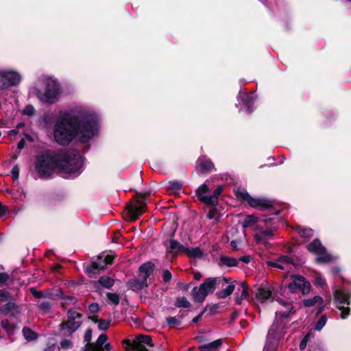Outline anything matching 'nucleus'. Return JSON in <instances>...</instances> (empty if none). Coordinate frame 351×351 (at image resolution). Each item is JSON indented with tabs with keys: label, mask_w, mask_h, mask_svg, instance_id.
<instances>
[{
	"label": "nucleus",
	"mask_w": 351,
	"mask_h": 351,
	"mask_svg": "<svg viewBox=\"0 0 351 351\" xmlns=\"http://www.w3.org/2000/svg\"><path fill=\"white\" fill-rule=\"evenodd\" d=\"M168 184V190L172 193H177L182 187V184L177 180L170 181Z\"/></svg>",
	"instance_id": "34"
},
{
	"label": "nucleus",
	"mask_w": 351,
	"mask_h": 351,
	"mask_svg": "<svg viewBox=\"0 0 351 351\" xmlns=\"http://www.w3.org/2000/svg\"><path fill=\"white\" fill-rule=\"evenodd\" d=\"M107 298L110 303L117 305L120 301V297L117 293H108Z\"/></svg>",
	"instance_id": "40"
},
{
	"label": "nucleus",
	"mask_w": 351,
	"mask_h": 351,
	"mask_svg": "<svg viewBox=\"0 0 351 351\" xmlns=\"http://www.w3.org/2000/svg\"><path fill=\"white\" fill-rule=\"evenodd\" d=\"M35 110L33 106L28 105L25 107V108L23 110V114L27 115V116H32L34 114Z\"/></svg>",
	"instance_id": "45"
},
{
	"label": "nucleus",
	"mask_w": 351,
	"mask_h": 351,
	"mask_svg": "<svg viewBox=\"0 0 351 351\" xmlns=\"http://www.w3.org/2000/svg\"><path fill=\"white\" fill-rule=\"evenodd\" d=\"M8 211V208L0 203V217H3Z\"/></svg>",
	"instance_id": "58"
},
{
	"label": "nucleus",
	"mask_w": 351,
	"mask_h": 351,
	"mask_svg": "<svg viewBox=\"0 0 351 351\" xmlns=\"http://www.w3.org/2000/svg\"><path fill=\"white\" fill-rule=\"evenodd\" d=\"M60 347L62 349H69L73 346V342L69 339H64L60 343Z\"/></svg>",
	"instance_id": "46"
},
{
	"label": "nucleus",
	"mask_w": 351,
	"mask_h": 351,
	"mask_svg": "<svg viewBox=\"0 0 351 351\" xmlns=\"http://www.w3.org/2000/svg\"><path fill=\"white\" fill-rule=\"evenodd\" d=\"M202 315V313H201V314H199V315H197V316H196L195 317H194V318L193 319V323H196V322H197L199 321V319L201 318Z\"/></svg>",
	"instance_id": "63"
},
{
	"label": "nucleus",
	"mask_w": 351,
	"mask_h": 351,
	"mask_svg": "<svg viewBox=\"0 0 351 351\" xmlns=\"http://www.w3.org/2000/svg\"><path fill=\"white\" fill-rule=\"evenodd\" d=\"M167 322L168 323V324L171 325V326L180 324V321L174 317H167Z\"/></svg>",
	"instance_id": "52"
},
{
	"label": "nucleus",
	"mask_w": 351,
	"mask_h": 351,
	"mask_svg": "<svg viewBox=\"0 0 351 351\" xmlns=\"http://www.w3.org/2000/svg\"><path fill=\"white\" fill-rule=\"evenodd\" d=\"M60 95V86L58 82L51 77L46 79V88L44 93L38 91L37 97L43 103H54Z\"/></svg>",
	"instance_id": "7"
},
{
	"label": "nucleus",
	"mask_w": 351,
	"mask_h": 351,
	"mask_svg": "<svg viewBox=\"0 0 351 351\" xmlns=\"http://www.w3.org/2000/svg\"><path fill=\"white\" fill-rule=\"evenodd\" d=\"M135 343L143 344L148 347H152V338L149 335H138L136 336L135 339L133 341Z\"/></svg>",
	"instance_id": "27"
},
{
	"label": "nucleus",
	"mask_w": 351,
	"mask_h": 351,
	"mask_svg": "<svg viewBox=\"0 0 351 351\" xmlns=\"http://www.w3.org/2000/svg\"><path fill=\"white\" fill-rule=\"evenodd\" d=\"M230 245L235 250H238L241 248V243L237 240H232L230 242Z\"/></svg>",
	"instance_id": "56"
},
{
	"label": "nucleus",
	"mask_w": 351,
	"mask_h": 351,
	"mask_svg": "<svg viewBox=\"0 0 351 351\" xmlns=\"http://www.w3.org/2000/svg\"><path fill=\"white\" fill-rule=\"evenodd\" d=\"M25 146V141L22 139L20 141V142L18 143V148L21 150Z\"/></svg>",
	"instance_id": "61"
},
{
	"label": "nucleus",
	"mask_w": 351,
	"mask_h": 351,
	"mask_svg": "<svg viewBox=\"0 0 351 351\" xmlns=\"http://www.w3.org/2000/svg\"><path fill=\"white\" fill-rule=\"evenodd\" d=\"M219 280L217 278H208L199 287H195L191 291L194 301L202 302L208 294L214 292Z\"/></svg>",
	"instance_id": "6"
},
{
	"label": "nucleus",
	"mask_w": 351,
	"mask_h": 351,
	"mask_svg": "<svg viewBox=\"0 0 351 351\" xmlns=\"http://www.w3.org/2000/svg\"><path fill=\"white\" fill-rule=\"evenodd\" d=\"M184 253H186L189 257L192 258H201L202 256V252L199 247H186Z\"/></svg>",
	"instance_id": "30"
},
{
	"label": "nucleus",
	"mask_w": 351,
	"mask_h": 351,
	"mask_svg": "<svg viewBox=\"0 0 351 351\" xmlns=\"http://www.w3.org/2000/svg\"><path fill=\"white\" fill-rule=\"evenodd\" d=\"M171 274L169 270H165L162 274V279L163 281L167 282H169L171 279Z\"/></svg>",
	"instance_id": "51"
},
{
	"label": "nucleus",
	"mask_w": 351,
	"mask_h": 351,
	"mask_svg": "<svg viewBox=\"0 0 351 351\" xmlns=\"http://www.w3.org/2000/svg\"><path fill=\"white\" fill-rule=\"evenodd\" d=\"M220 261L222 264L228 267L237 266L239 263V261L237 259L228 256H221L220 258Z\"/></svg>",
	"instance_id": "32"
},
{
	"label": "nucleus",
	"mask_w": 351,
	"mask_h": 351,
	"mask_svg": "<svg viewBox=\"0 0 351 351\" xmlns=\"http://www.w3.org/2000/svg\"><path fill=\"white\" fill-rule=\"evenodd\" d=\"M267 265L281 270H291L294 267L293 260L288 256H281L276 261L267 262Z\"/></svg>",
	"instance_id": "16"
},
{
	"label": "nucleus",
	"mask_w": 351,
	"mask_h": 351,
	"mask_svg": "<svg viewBox=\"0 0 351 351\" xmlns=\"http://www.w3.org/2000/svg\"><path fill=\"white\" fill-rule=\"evenodd\" d=\"M292 282L289 283L287 287L291 293H295L299 291H302V294L305 295L310 292L311 285L309 282L300 275H292Z\"/></svg>",
	"instance_id": "11"
},
{
	"label": "nucleus",
	"mask_w": 351,
	"mask_h": 351,
	"mask_svg": "<svg viewBox=\"0 0 351 351\" xmlns=\"http://www.w3.org/2000/svg\"><path fill=\"white\" fill-rule=\"evenodd\" d=\"M303 303L304 305L306 307H311L317 304L320 305L321 309L318 311L319 313L322 311L324 308V300L319 295H316L313 298L305 299L303 300Z\"/></svg>",
	"instance_id": "22"
},
{
	"label": "nucleus",
	"mask_w": 351,
	"mask_h": 351,
	"mask_svg": "<svg viewBox=\"0 0 351 351\" xmlns=\"http://www.w3.org/2000/svg\"><path fill=\"white\" fill-rule=\"evenodd\" d=\"M276 319L269 330L267 341L263 351H275L280 339L283 337L285 328L284 319L293 310V305L289 302L281 299L276 300Z\"/></svg>",
	"instance_id": "3"
},
{
	"label": "nucleus",
	"mask_w": 351,
	"mask_h": 351,
	"mask_svg": "<svg viewBox=\"0 0 351 351\" xmlns=\"http://www.w3.org/2000/svg\"><path fill=\"white\" fill-rule=\"evenodd\" d=\"M299 234L302 237L310 238L313 234V230L311 228H302L299 231Z\"/></svg>",
	"instance_id": "42"
},
{
	"label": "nucleus",
	"mask_w": 351,
	"mask_h": 351,
	"mask_svg": "<svg viewBox=\"0 0 351 351\" xmlns=\"http://www.w3.org/2000/svg\"><path fill=\"white\" fill-rule=\"evenodd\" d=\"M148 195L149 194L141 195L134 204L128 206V213L132 220H136L145 212L146 206L145 199Z\"/></svg>",
	"instance_id": "12"
},
{
	"label": "nucleus",
	"mask_w": 351,
	"mask_h": 351,
	"mask_svg": "<svg viewBox=\"0 0 351 351\" xmlns=\"http://www.w3.org/2000/svg\"><path fill=\"white\" fill-rule=\"evenodd\" d=\"M195 339L199 343H203V339H202V337H201V336H198V337H195Z\"/></svg>",
	"instance_id": "64"
},
{
	"label": "nucleus",
	"mask_w": 351,
	"mask_h": 351,
	"mask_svg": "<svg viewBox=\"0 0 351 351\" xmlns=\"http://www.w3.org/2000/svg\"><path fill=\"white\" fill-rule=\"evenodd\" d=\"M97 122L96 114L86 110L60 113L54 125V139L62 145H68L75 138L86 142L97 133Z\"/></svg>",
	"instance_id": "1"
},
{
	"label": "nucleus",
	"mask_w": 351,
	"mask_h": 351,
	"mask_svg": "<svg viewBox=\"0 0 351 351\" xmlns=\"http://www.w3.org/2000/svg\"><path fill=\"white\" fill-rule=\"evenodd\" d=\"M154 269V265L150 262H147L142 265L139 268L138 278L147 282V278L152 274Z\"/></svg>",
	"instance_id": "18"
},
{
	"label": "nucleus",
	"mask_w": 351,
	"mask_h": 351,
	"mask_svg": "<svg viewBox=\"0 0 351 351\" xmlns=\"http://www.w3.org/2000/svg\"><path fill=\"white\" fill-rule=\"evenodd\" d=\"M256 298L258 300L263 302L273 298L272 289L270 287L258 288L256 293Z\"/></svg>",
	"instance_id": "19"
},
{
	"label": "nucleus",
	"mask_w": 351,
	"mask_h": 351,
	"mask_svg": "<svg viewBox=\"0 0 351 351\" xmlns=\"http://www.w3.org/2000/svg\"><path fill=\"white\" fill-rule=\"evenodd\" d=\"M88 308L93 313H97L99 310V305L97 303L90 304L88 306Z\"/></svg>",
	"instance_id": "54"
},
{
	"label": "nucleus",
	"mask_w": 351,
	"mask_h": 351,
	"mask_svg": "<svg viewBox=\"0 0 351 351\" xmlns=\"http://www.w3.org/2000/svg\"><path fill=\"white\" fill-rule=\"evenodd\" d=\"M10 299L9 293L5 291H0V302H7Z\"/></svg>",
	"instance_id": "47"
},
{
	"label": "nucleus",
	"mask_w": 351,
	"mask_h": 351,
	"mask_svg": "<svg viewBox=\"0 0 351 351\" xmlns=\"http://www.w3.org/2000/svg\"><path fill=\"white\" fill-rule=\"evenodd\" d=\"M240 286L241 288L238 289V291H241V295L239 296H237L235 299V302L238 305L241 304L242 301L248 297L247 285L243 282L241 283Z\"/></svg>",
	"instance_id": "24"
},
{
	"label": "nucleus",
	"mask_w": 351,
	"mask_h": 351,
	"mask_svg": "<svg viewBox=\"0 0 351 351\" xmlns=\"http://www.w3.org/2000/svg\"><path fill=\"white\" fill-rule=\"evenodd\" d=\"M114 256L113 255L102 254L98 256L97 260L92 263L87 268L90 274H97L99 271L105 269L107 265L112 264Z\"/></svg>",
	"instance_id": "13"
},
{
	"label": "nucleus",
	"mask_w": 351,
	"mask_h": 351,
	"mask_svg": "<svg viewBox=\"0 0 351 351\" xmlns=\"http://www.w3.org/2000/svg\"><path fill=\"white\" fill-rule=\"evenodd\" d=\"M16 306L15 303L9 302L7 304H5V305L1 306L0 311L6 315H8L10 313L11 315H13L12 311H14L16 309Z\"/></svg>",
	"instance_id": "31"
},
{
	"label": "nucleus",
	"mask_w": 351,
	"mask_h": 351,
	"mask_svg": "<svg viewBox=\"0 0 351 351\" xmlns=\"http://www.w3.org/2000/svg\"><path fill=\"white\" fill-rule=\"evenodd\" d=\"M12 175L14 180H17L19 176V169L17 166H14L12 169Z\"/></svg>",
	"instance_id": "55"
},
{
	"label": "nucleus",
	"mask_w": 351,
	"mask_h": 351,
	"mask_svg": "<svg viewBox=\"0 0 351 351\" xmlns=\"http://www.w3.org/2000/svg\"><path fill=\"white\" fill-rule=\"evenodd\" d=\"M82 315L80 312L73 308L69 309L67 313V320L60 325L61 335L64 337L71 335L80 327L82 322Z\"/></svg>",
	"instance_id": "5"
},
{
	"label": "nucleus",
	"mask_w": 351,
	"mask_h": 351,
	"mask_svg": "<svg viewBox=\"0 0 351 351\" xmlns=\"http://www.w3.org/2000/svg\"><path fill=\"white\" fill-rule=\"evenodd\" d=\"M99 282L106 288H110L114 285L113 279L106 276L101 277L99 280Z\"/></svg>",
	"instance_id": "36"
},
{
	"label": "nucleus",
	"mask_w": 351,
	"mask_h": 351,
	"mask_svg": "<svg viewBox=\"0 0 351 351\" xmlns=\"http://www.w3.org/2000/svg\"><path fill=\"white\" fill-rule=\"evenodd\" d=\"M1 326L7 331L10 332L13 330V326L9 323L8 320H2L1 322Z\"/></svg>",
	"instance_id": "48"
},
{
	"label": "nucleus",
	"mask_w": 351,
	"mask_h": 351,
	"mask_svg": "<svg viewBox=\"0 0 351 351\" xmlns=\"http://www.w3.org/2000/svg\"><path fill=\"white\" fill-rule=\"evenodd\" d=\"M308 250L317 256V263H325L332 260V256L328 254L325 247L322 245L318 239L314 240L308 245Z\"/></svg>",
	"instance_id": "9"
},
{
	"label": "nucleus",
	"mask_w": 351,
	"mask_h": 351,
	"mask_svg": "<svg viewBox=\"0 0 351 351\" xmlns=\"http://www.w3.org/2000/svg\"><path fill=\"white\" fill-rule=\"evenodd\" d=\"M223 189V185H219L213 191L212 195H207L210 191L208 184L205 182L202 184L196 191V195L198 199L206 205L215 206L218 203L219 196Z\"/></svg>",
	"instance_id": "8"
},
{
	"label": "nucleus",
	"mask_w": 351,
	"mask_h": 351,
	"mask_svg": "<svg viewBox=\"0 0 351 351\" xmlns=\"http://www.w3.org/2000/svg\"><path fill=\"white\" fill-rule=\"evenodd\" d=\"M186 247L175 240L169 241L170 252L176 254L178 252H184Z\"/></svg>",
	"instance_id": "28"
},
{
	"label": "nucleus",
	"mask_w": 351,
	"mask_h": 351,
	"mask_svg": "<svg viewBox=\"0 0 351 351\" xmlns=\"http://www.w3.org/2000/svg\"><path fill=\"white\" fill-rule=\"evenodd\" d=\"M197 165L203 172L210 171L214 168L213 162L205 156L199 158L197 161Z\"/></svg>",
	"instance_id": "21"
},
{
	"label": "nucleus",
	"mask_w": 351,
	"mask_h": 351,
	"mask_svg": "<svg viewBox=\"0 0 351 351\" xmlns=\"http://www.w3.org/2000/svg\"><path fill=\"white\" fill-rule=\"evenodd\" d=\"M21 80L20 74L16 71H5L0 72V88L5 86L16 85Z\"/></svg>",
	"instance_id": "15"
},
{
	"label": "nucleus",
	"mask_w": 351,
	"mask_h": 351,
	"mask_svg": "<svg viewBox=\"0 0 351 351\" xmlns=\"http://www.w3.org/2000/svg\"><path fill=\"white\" fill-rule=\"evenodd\" d=\"M76 302L77 300L73 296H64L62 298L61 305L64 308L66 305L74 304Z\"/></svg>",
	"instance_id": "41"
},
{
	"label": "nucleus",
	"mask_w": 351,
	"mask_h": 351,
	"mask_svg": "<svg viewBox=\"0 0 351 351\" xmlns=\"http://www.w3.org/2000/svg\"><path fill=\"white\" fill-rule=\"evenodd\" d=\"M237 195L246 201L249 205L253 208L265 209L272 206V202L271 201L265 198H254L250 195L245 190H238L237 191Z\"/></svg>",
	"instance_id": "10"
},
{
	"label": "nucleus",
	"mask_w": 351,
	"mask_h": 351,
	"mask_svg": "<svg viewBox=\"0 0 351 351\" xmlns=\"http://www.w3.org/2000/svg\"><path fill=\"white\" fill-rule=\"evenodd\" d=\"M9 276L5 273H0V286L4 285L8 281Z\"/></svg>",
	"instance_id": "53"
},
{
	"label": "nucleus",
	"mask_w": 351,
	"mask_h": 351,
	"mask_svg": "<svg viewBox=\"0 0 351 351\" xmlns=\"http://www.w3.org/2000/svg\"><path fill=\"white\" fill-rule=\"evenodd\" d=\"M129 287L134 291H139L147 286V283L140 278H134L128 282Z\"/></svg>",
	"instance_id": "23"
},
{
	"label": "nucleus",
	"mask_w": 351,
	"mask_h": 351,
	"mask_svg": "<svg viewBox=\"0 0 351 351\" xmlns=\"http://www.w3.org/2000/svg\"><path fill=\"white\" fill-rule=\"evenodd\" d=\"M350 296L348 293L342 290H336L335 291V300L339 305V308L341 311V317L342 319H346L350 314V308L344 307L345 304H350Z\"/></svg>",
	"instance_id": "14"
},
{
	"label": "nucleus",
	"mask_w": 351,
	"mask_h": 351,
	"mask_svg": "<svg viewBox=\"0 0 351 351\" xmlns=\"http://www.w3.org/2000/svg\"><path fill=\"white\" fill-rule=\"evenodd\" d=\"M234 290V285L233 283L227 286L226 288H225L223 290L219 291L216 293V296L218 298L224 299L230 296L232 292Z\"/></svg>",
	"instance_id": "26"
},
{
	"label": "nucleus",
	"mask_w": 351,
	"mask_h": 351,
	"mask_svg": "<svg viewBox=\"0 0 351 351\" xmlns=\"http://www.w3.org/2000/svg\"><path fill=\"white\" fill-rule=\"evenodd\" d=\"M216 210H211L208 212L207 216L209 219H213L215 217V215H216Z\"/></svg>",
	"instance_id": "60"
},
{
	"label": "nucleus",
	"mask_w": 351,
	"mask_h": 351,
	"mask_svg": "<svg viewBox=\"0 0 351 351\" xmlns=\"http://www.w3.org/2000/svg\"><path fill=\"white\" fill-rule=\"evenodd\" d=\"M52 303L49 301H43L38 305L40 311L43 313H47L50 311L52 308Z\"/></svg>",
	"instance_id": "37"
},
{
	"label": "nucleus",
	"mask_w": 351,
	"mask_h": 351,
	"mask_svg": "<svg viewBox=\"0 0 351 351\" xmlns=\"http://www.w3.org/2000/svg\"><path fill=\"white\" fill-rule=\"evenodd\" d=\"M326 316L323 315L321 317V318L319 319V321L317 322L315 326V329L316 330H321L324 326L326 325Z\"/></svg>",
	"instance_id": "44"
},
{
	"label": "nucleus",
	"mask_w": 351,
	"mask_h": 351,
	"mask_svg": "<svg viewBox=\"0 0 351 351\" xmlns=\"http://www.w3.org/2000/svg\"><path fill=\"white\" fill-rule=\"evenodd\" d=\"M107 339V335L101 334L98 337L96 343H86L83 351H104V350L109 351L110 348V343H106L104 348L103 347Z\"/></svg>",
	"instance_id": "17"
},
{
	"label": "nucleus",
	"mask_w": 351,
	"mask_h": 351,
	"mask_svg": "<svg viewBox=\"0 0 351 351\" xmlns=\"http://www.w3.org/2000/svg\"><path fill=\"white\" fill-rule=\"evenodd\" d=\"M258 221V218L254 215H247L242 221L243 228L251 227Z\"/></svg>",
	"instance_id": "33"
},
{
	"label": "nucleus",
	"mask_w": 351,
	"mask_h": 351,
	"mask_svg": "<svg viewBox=\"0 0 351 351\" xmlns=\"http://www.w3.org/2000/svg\"><path fill=\"white\" fill-rule=\"evenodd\" d=\"M95 323L98 324V328L101 330H106L110 325V322L105 319H93Z\"/></svg>",
	"instance_id": "39"
},
{
	"label": "nucleus",
	"mask_w": 351,
	"mask_h": 351,
	"mask_svg": "<svg viewBox=\"0 0 351 351\" xmlns=\"http://www.w3.org/2000/svg\"><path fill=\"white\" fill-rule=\"evenodd\" d=\"M23 334L25 339L28 341L34 340L37 338V335L32 329L27 327L23 328Z\"/></svg>",
	"instance_id": "35"
},
{
	"label": "nucleus",
	"mask_w": 351,
	"mask_h": 351,
	"mask_svg": "<svg viewBox=\"0 0 351 351\" xmlns=\"http://www.w3.org/2000/svg\"><path fill=\"white\" fill-rule=\"evenodd\" d=\"M238 100H241L243 105L246 107L248 112H252V106L254 104V98L252 95H247L245 93L240 91L239 93Z\"/></svg>",
	"instance_id": "20"
},
{
	"label": "nucleus",
	"mask_w": 351,
	"mask_h": 351,
	"mask_svg": "<svg viewBox=\"0 0 351 351\" xmlns=\"http://www.w3.org/2000/svg\"><path fill=\"white\" fill-rule=\"evenodd\" d=\"M238 261H241L245 263H250V256H241V258H239L238 259Z\"/></svg>",
	"instance_id": "59"
},
{
	"label": "nucleus",
	"mask_w": 351,
	"mask_h": 351,
	"mask_svg": "<svg viewBox=\"0 0 351 351\" xmlns=\"http://www.w3.org/2000/svg\"><path fill=\"white\" fill-rule=\"evenodd\" d=\"M92 338V330L88 328L86 330L84 334V341L86 342V343H90Z\"/></svg>",
	"instance_id": "49"
},
{
	"label": "nucleus",
	"mask_w": 351,
	"mask_h": 351,
	"mask_svg": "<svg viewBox=\"0 0 351 351\" xmlns=\"http://www.w3.org/2000/svg\"><path fill=\"white\" fill-rule=\"evenodd\" d=\"M314 284L318 287H323L326 285V280L322 278L320 274H316L315 276Z\"/></svg>",
	"instance_id": "43"
},
{
	"label": "nucleus",
	"mask_w": 351,
	"mask_h": 351,
	"mask_svg": "<svg viewBox=\"0 0 351 351\" xmlns=\"http://www.w3.org/2000/svg\"><path fill=\"white\" fill-rule=\"evenodd\" d=\"M310 338V335L308 334L306 335L304 339H302V341L300 342V349L301 350H303L305 349L306 346V343H307V341H308Z\"/></svg>",
	"instance_id": "50"
},
{
	"label": "nucleus",
	"mask_w": 351,
	"mask_h": 351,
	"mask_svg": "<svg viewBox=\"0 0 351 351\" xmlns=\"http://www.w3.org/2000/svg\"><path fill=\"white\" fill-rule=\"evenodd\" d=\"M123 343L130 346V351H149L148 346H143V344L138 345L134 341L131 343L128 340H124Z\"/></svg>",
	"instance_id": "29"
},
{
	"label": "nucleus",
	"mask_w": 351,
	"mask_h": 351,
	"mask_svg": "<svg viewBox=\"0 0 351 351\" xmlns=\"http://www.w3.org/2000/svg\"><path fill=\"white\" fill-rule=\"evenodd\" d=\"M194 278L197 280H199L202 278V274L200 272L194 273Z\"/></svg>",
	"instance_id": "62"
},
{
	"label": "nucleus",
	"mask_w": 351,
	"mask_h": 351,
	"mask_svg": "<svg viewBox=\"0 0 351 351\" xmlns=\"http://www.w3.org/2000/svg\"><path fill=\"white\" fill-rule=\"evenodd\" d=\"M82 167V158L75 151H62L56 154L46 153L38 156L35 164L40 178L50 176L55 169L64 178H75L80 175Z\"/></svg>",
	"instance_id": "2"
},
{
	"label": "nucleus",
	"mask_w": 351,
	"mask_h": 351,
	"mask_svg": "<svg viewBox=\"0 0 351 351\" xmlns=\"http://www.w3.org/2000/svg\"><path fill=\"white\" fill-rule=\"evenodd\" d=\"M30 291L36 298H40L43 297V293L40 291L36 290L34 288H31Z\"/></svg>",
	"instance_id": "57"
},
{
	"label": "nucleus",
	"mask_w": 351,
	"mask_h": 351,
	"mask_svg": "<svg viewBox=\"0 0 351 351\" xmlns=\"http://www.w3.org/2000/svg\"><path fill=\"white\" fill-rule=\"evenodd\" d=\"M222 340L217 339L209 343L204 344L200 346V351H217V350L221 346Z\"/></svg>",
	"instance_id": "25"
},
{
	"label": "nucleus",
	"mask_w": 351,
	"mask_h": 351,
	"mask_svg": "<svg viewBox=\"0 0 351 351\" xmlns=\"http://www.w3.org/2000/svg\"><path fill=\"white\" fill-rule=\"evenodd\" d=\"M176 306L179 308H189L191 304L185 297H178L176 300Z\"/></svg>",
	"instance_id": "38"
},
{
	"label": "nucleus",
	"mask_w": 351,
	"mask_h": 351,
	"mask_svg": "<svg viewBox=\"0 0 351 351\" xmlns=\"http://www.w3.org/2000/svg\"><path fill=\"white\" fill-rule=\"evenodd\" d=\"M274 218H265L259 221V224L255 228L256 233L254 239L256 243L263 244L265 247L268 245V241L273 237L274 231L276 227L274 226Z\"/></svg>",
	"instance_id": "4"
}]
</instances>
